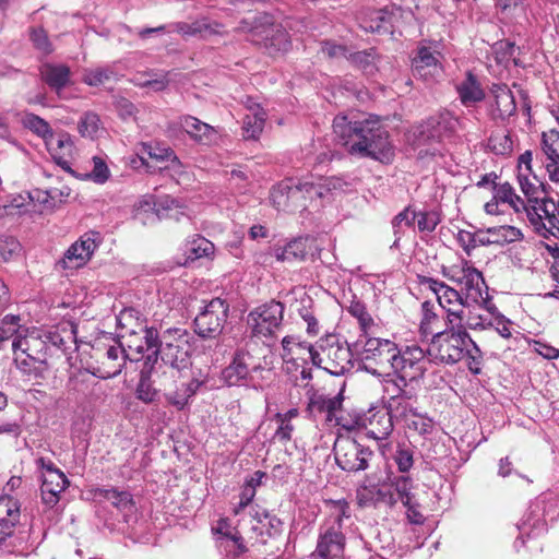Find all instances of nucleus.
Here are the masks:
<instances>
[{"instance_id":"obj_18","label":"nucleus","mask_w":559,"mask_h":559,"mask_svg":"<svg viewBox=\"0 0 559 559\" xmlns=\"http://www.w3.org/2000/svg\"><path fill=\"white\" fill-rule=\"evenodd\" d=\"M366 435L378 441L380 452L385 455L386 449L390 448L388 438L394 429L393 419L388 411L382 406H372L361 418Z\"/></svg>"},{"instance_id":"obj_48","label":"nucleus","mask_w":559,"mask_h":559,"mask_svg":"<svg viewBox=\"0 0 559 559\" xmlns=\"http://www.w3.org/2000/svg\"><path fill=\"white\" fill-rule=\"evenodd\" d=\"M307 254V239L305 238H296L283 248L275 250V257L278 261H302L306 259Z\"/></svg>"},{"instance_id":"obj_30","label":"nucleus","mask_w":559,"mask_h":559,"mask_svg":"<svg viewBox=\"0 0 559 559\" xmlns=\"http://www.w3.org/2000/svg\"><path fill=\"white\" fill-rule=\"evenodd\" d=\"M495 104L491 105V118L507 121L516 112V103L513 93L506 84H495L491 88Z\"/></svg>"},{"instance_id":"obj_28","label":"nucleus","mask_w":559,"mask_h":559,"mask_svg":"<svg viewBox=\"0 0 559 559\" xmlns=\"http://www.w3.org/2000/svg\"><path fill=\"white\" fill-rule=\"evenodd\" d=\"M128 359L130 358L121 344L110 345L105 349L100 366L93 374L100 379L115 378L122 371Z\"/></svg>"},{"instance_id":"obj_36","label":"nucleus","mask_w":559,"mask_h":559,"mask_svg":"<svg viewBox=\"0 0 559 559\" xmlns=\"http://www.w3.org/2000/svg\"><path fill=\"white\" fill-rule=\"evenodd\" d=\"M456 92L465 107L481 103L486 96L480 82L472 71H467L464 80L456 84Z\"/></svg>"},{"instance_id":"obj_3","label":"nucleus","mask_w":559,"mask_h":559,"mask_svg":"<svg viewBox=\"0 0 559 559\" xmlns=\"http://www.w3.org/2000/svg\"><path fill=\"white\" fill-rule=\"evenodd\" d=\"M329 512L319 527L317 548L311 559H343L345 549L344 528L352 521L350 506L345 500L328 502Z\"/></svg>"},{"instance_id":"obj_22","label":"nucleus","mask_w":559,"mask_h":559,"mask_svg":"<svg viewBox=\"0 0 559 559\" xmlns=\"http://www.w3.org/2000/svg\"><path fill=\"white\" fill-rule=\"evenodd\" d=\"M217 533L218 548L224 559H254L248 554L249 549L240 531L236 528L224 530L223 522H221Z\"/></svg>"},{"instance_id":"obj_43","label":"nucleus","mask_w":559,"mask_h":559,"mask_svg":"<svg viewBox=\"0 0 559 559\" xmlns=\"http://www.w3.org/2000/svg\"><path fill=\"white\" fill-rule=\"evenodd\" d=\"M153 362L146 365V360L144 361V368L140 372V379L135 389V396L138 400L142 401L145 404H151L157 401L159 391L153 386V382L151 380V373L154 368Z\"/></svg>"},{"instance_id":"obj_29","label":"nucleus","mask_w":559,"mask_h":559,"mask_svg":"<svg viewBox=\"0 0 559 559\" xmlns=\"http://www.w3.org/2000/svg\"><path fill=\"white\" fill-rule=\"evenodd\" d=\"M282 358L286 364H293L295 368H298L300 364L298 360H302L304 364H307V359L302 357L304 353L308 354V358L312 362V357L314 352H318V342L316 345H312L306 341H300L298 337L293 335H287L282 340Z\"/></svg>"},{"instance_id":"obj_2","label":"nucleus","mask_w":559,"mask_h":559,"mask_svg":"<svg viewBox=\"0 0 559 559\" xmlns=\"http://www.w3.org/2000/svg\"><path fill=\"white\" fill-rule=\"evenodd\" d=\"M144 350H153L146 357V365L156 364L158 358L171 368L181 371L191 367L194 337L186 329L168 328L158 331L151 326L144 330Z\"/></svg>"},{"instance_id":"obj_54","label":"nucleus","mask_w":559,"mask_h":559,"mask_svg":"<svg viewBox=\"0 0 559 559\" xmlns=\"http://www.w3.org/2000/svg\"><path fill=\"white\" fill-rule=\"evenodd\" d=\"M413 399L399 397L390 402H384L383 407L388 411L391 418L394 420L406 421L415 412L411 401Z\"/></svg>"},{"instance_id":"obj_32","label":"nucleus","mask_w":559,"mask_h":559,"mask_svg":"<svg viewBox=\"0 0 559 559\" xmlns=\"http://www.w3.org/2000/svg\"><path fill=\"white\" fill-rule=\"evenodd\" d=\"M179 127L197 143L210 145L215 141L216 131L197 117L185 115L178 119Z\"/></svg>"},{"instance_id":"obj_41","label":"nucleus","mask_w":559,"mask_h":559,"mask_svg":"<svg viewBox=\"0 0 559 559\" xmlns=\"http://www.w3.org/2000/svg\"><path fill=\"white\" fill-rule=\"evenodd\" d=\"M156 216L159 219L169 218L179 222L181 217H190L187 214V206L183 205L178 199L169 195L159 198L155 203Z\"/></svg>"},{"instance_id":"obj_64","label":"nucleus","mask_w":559,"mask_h":559,"mask_svg":"<svg viewBox=\"0 0 559 559\" xmlns=\"http://www.w3.org/2000/svg\"><path fill=\"white\" fill-rule=\"evenodd\" d=\"M99 129V117L95 112H85L79 121L82 136L94 138Z\"/></svg>"},{"instance_id":"obj_59","label":"nucleus","mask_w":559,"mask_h":559,"mask_svg":"<svg viewBox=\"0 0 559 559\" xmlns=\"http://www.w3.org/2000/svg\"><path fill=\"white\" fill-rule=\"evenodd\" d=\"M373 549L380 557H384L394 548L393 537L388 530H376L373 542L370 543Z\"/></svg>"},{"instance_id":"obj_46","label":"nucleus","mask_w":559,"mask_h":559,"mask_svg":"<svg viewBox=\"0 0 559 559\" xmlns=\"http://www.w3.org/2000/svg\"><path fill=\"white\" fill-rule=\"evenodd\" d=\"M386 486L390 488V491L394 497V507L399 502L402 504H408L411 503V500L415 498L412 492L413 479L407 475L390 477Z\"/></svg>"},{"instance_id":"obj_33","label":"nucleus","mask_w":559,"mask_h":559,"mask_svg":"<svg viewBox=\"0 0 559 559\" xmlns=\"http://www.w3.org/2000/svg\"><path fill=\"white\" fill-rule=\"evenodd\" d=\"M342 403V393L334 396L314 393L309 399L308 409L313 415L325 414L328 421L335 420L338 424L337 412L341 411Z\"/></svg>"},{"instance_id":"obj_26","label":"nucleus","mask_w":559,"mask_h":559,"mask_svg":"<svg viewBox=\"0 0 559 559\" xmlns=\"http://www.w3.org/2000/svg\"><path fill=\"white\" fill-rule=\"evenodd\" d=\"M21 504L10 496H0V549L7 547L8 538L13 535L20 523Z\"/></svg>"},{"instance_id":"obj_39","label":"nucleus","mask_w":559,"mask_h":559,"mask_svg":"<svg viewBox=\"0 0 559 559\" xmlns=\"http://www.w3.org/2000/svg\"><path fill=\"white\" fill-rule=\"evenodd\" d=\"M518 181L528 203L542 200V198L548 193V185L540 180L534 173L519 171Z\"/></svg>"},{"instance_id":"obj_60","label":"nucleus","mask_w":559,"mask_h":559,"mask_svg":"<svg viewBox=\"0 0 559 559\" xmlns=\"http://www.w3.org/2000/svg\"><path fill=\"white\" fill-rule=\"evenodd\" d=\"M414 452L412 448L407 444H399L395 453L393 455V460L397 466L400 473L405 474L408 473L414 464Z\"/></svg>"},{"instance_id":"obj_40","label":"nucleus","mask_w":559,"mask_h":559,"mask_svg":"<svg viewBox=\"0 0 559 559\" xmlns=\"http://www.w3.org/2000/svg\"><path fill=\"white\" fill-rule=\"evenodd\" d=\"M183 254L186 255L185 265H189L194 261L210 257L214 253V245L201 235H194L183 245Z\"/></svg>"},{"instance_id":"obj_51","label":"nucleus","mask_w":559,"mask_h":559,"mask_svg":"<svg viewBox=\"0 0 559 559\" xmlns=\"http://www.w3.org/2000/svg\"><path fill=\"white\" fill-rule=\"evenodd\" d=\"M118 72L114 66L98 67L95 69H86L83 74V82L90 86H100L105 83L117 81Z\"/></svg>"},{"instance_id":"obj_7","label":"nucleus","mask_w":559,"mask_h":559,"mask_svg":"<svg viewBox=\"0 0 559 559\" xmlns=\"http://www.w3.org/2000/svg\"><path fill=\"white\" fill-rule=\"evenodd\" d=\"M236 530L246 534L249 539L255 543L265 544L267 538L280 535L283 531V522L280 518L271 514L262 507H252L248 518L239 519Z\"/></svg>"},{"instance_id":"obj_44","label":"nucleus","mask_w":559,"mask_h":559,"mask_svg":"<svg viewBox=\"0 0 559 559\" xmlns=\"http://www.w3.org/2000/svg\"><path fill=\"white\" fill-rule=\"evenodd\" d=\"M527 219L539 236L546 239H549L550 237H559V217L556 214L545 221H542L540 214H538L534 209H528Z\"/></svg>"},{"instance_id":"obj_47","label":"nucleus","mask_w":559,"mask_h":559,"mask_svg":"<svg viewBox=\"0 0 559 559\" xmlns=\"http://www.w3.org/2000/svg\"><path fill=\"white\" fill-rule=\"evenodd\" d=\"M142 150L143 153H146L152 159L157 162H170L171 168L176 171L182 167L174 150L165 144L158 142L144 143Z\"/></svg>"},{"instance_id":"obj_38","label":"nucleus","mask_w":559,"mask_h":559,"mask_svg":"<svg viewBox=\"0 0 559 559\" xmlns=\"http://www.w3.org/2000/svg\"><path fill=\"white\" fill-rule=\"evenodd\" d=\"M248 109L249 112L242 118V135L247 140H255L263 131L266 114L258 104L249 106Z\"/></svg>"},{"instance_id":"obj_9","label":"nucleus","mask_w":559,"mask_h":559,"mask_svg":"<svg viewBox=\"0 0 559 559\" xmlns=\"http://www.w3.org/2000/svg\"><path fill=\"white\" fill-rule=\"evenodd\" d=\"M333 453L337 466L347 473H358L369 468L374 457L373 451L350 437H338Z\"/></svg>"},{"instance_id":"obj_19","label":"nucleus","mask_w":559,"mask_h":559,"mask_svg":"<svg viewBox=\"0 0 559 559\" xmlns=\"http://www.w3.org/2000/svg\"><path fill=\"white\" fill-rule=\"evenodd\" d=\"M141 312L135 308H124L117 316V324L121 330V337L129 335L128 347L133 348L136 353L144 352V330L151 326L143 325L141 321Z\"/></svg>"},{"instance_id":"obj_12","label":"nucleus","mask_w":559,"mask_h":559,"mask_svg":"<svg viewBox=\"0 0 559 559\" xmlns=\"http://www.w3.org/2000/svg\"><path fill=\"white\" fill-rule=\"evenodd\" d=\"M549 503L554 506L552 499L546 493L538 496L530 503L528 509L516 525L519 531V536L514 542L516 550L525 545L526 539L537 537L547 532Z\"/></svg>"},{"instance_id":"obj_16","label":"nucleus","mask_w":559,"mask_h":559,"mask_svg":"<svg viewBox=\"0 0 559 559\" xmlns=\"http://www.w3.org/2000/svg\"><path fill=\"white\" fill-rule=\"evenodd\" d=\"M357 358L362 361H373L381 368L390 367L393 358L399 354V346L394 342L379 337L359 336L357 340Z\"/></svg>"},{"instance_id":"obj_53","label":"nucleus","mask_w":559,"mask_h":559,"mask_svg":"<svg viewBox=\"0 0 559 559\" xmlns=\"http://www.w3.org/2000/svg\"><path fill=\"white\" fill-rule=\"evenodd\" d=\"M487 146L496 155L508 156L513 152V140L506 130H497L489 136Z\"/></svg>"},{"instance_id":"obj_14","label":"nucleus","mask_w":559,"mask_h":559,"mask_svg":"<svg viewBox=\"0 0 559 559\" xmlns=\"http://www.w3.org/2000/svg\"><path fill=\"white\" fill-rule=\"evenodd\" d=\"M229 305L222 298H212L204 302L194 318V332L203 338H215L221 335L227 322Z\"/></svg>"},{"instance_id":"obj_42","label":"nucleus","mask_w":559,"mask_h":559,"mask_svg":"<svg viewBox=\"0 0 559 559\" xmlns=\"http://www.w3.org/2000/svg\"><path fill=\"white\" fill-rule=\"evenodd\" d=\"M22 124L24 128L41 138L48 150H53L55 134L51 127L45 119L33 112H25L22 118Z\"/></svg>"},{"instance_id":"obj_62","label":"nucleus","mask_w":559,"mask_h":559,"mask_svg":"<svg viewBox=\"0 0 559 559\" xmlns=\"http://www.w3.org/2000/svg\"><path fill=\"white\" fill-rule=\"evenodd\" d=\"M295 188L298 189V202L304 199H314V198H324L328 189H325L322 185L313 183V182H295Z\"/></svg>"},{"instance_id":"obj_49","label":"nucleus","mask_w":559,"mask_h":559,"mask_svg":"<svg viewBox=\"0 0 559 559\" xmlns=\"http://www.w3.org/2000/svg\"><path fill=\"white\" fill-rule=\"evenodd\" d=\"M441 319L436 312V306L429 300L421 304V321H420V334L423 336L431 335L440 330Z\"/></svg>"},{"instance_id":"obj_23","label":"nucleus","mask_w":559,"mask_h":559,"mask_svg":"<svg viewBox=\"0 0 559 559\" xmlns=\"http://www.w3.org/2000/svg\"><path fill=\"white\" fill-rule=\"evenodd\" d=\"M257 44L261 45L271 56L287 52L292 47L286 28L282 24L275 23L272 15H270V24L263 27Z\"/></svg>"},{"instance_id":"obj_56","label":"nucleus","mask_w":559,"mask_h":559,"mask_svg":"<svg viewBox=\"0 0 559 559\" xmlns=\"http://www.w3.org/2000/svg\"><path fill=\"white\" fill-rule=\"evenodd\" d=\"M29 40L33 47L41 55L48 56L53 51V45L49 39L47 32L40 27L29 28Z\"/></svg>"},{"instance_id":"obj_1","label":"nucleus","mask_w":559,"mask_h":559,"mask_svg":"<svg viewBox=\"0 0 559 559\" xmlns=\"http://www.w3.org/2000/svg\"><path fill=\"white\" fill-rule=\"evenodd\" d=\"M335 141L350 155L370 157L388 164L394 157V147L388 130L372 117L357 115H337L333 119Z\"/></svg>"},{"instance_id":"obj_34","label":"nucleus","mask_w":559,"mask_h":559,"mask_svg":"<svg viewBox=\"0 0 559 559\" xmlns=\"http://www.w3.org/2000/svg\"><path fill=\"white\" fill-rule=\"evenodd\" d=\"M394 19V13L386 8L372 10L361 19L360 26L370 33L393 34Z\"/></svg>"},{"instance_id":"obj_21","label":"nucleus","mask_w":559,"mask_h":559,"mask_svg":"<svg viewBox=\"0 0 559 559\" xmlns=\"http://www.w3.org/2000/svg\"><path fill=\"white\" fill-rule=\"evenodd\" d=\"M95 497L108 501L122 516V521L126 524L136 521V504L130 491L119 490L114 487L97 488Z\"/></svg>"},{"instance_id":"obj_5","label":"nucleus","mask_w":559,"mask_h":559,"mask_svg":"<svg viewBox=\"0 0 559 559\" xmlns=\"http://www.w3.org/2000/svg\"><path fill=\"white\" fill-rule=\"evenodd\" d=\"M444 275L459 286V294L463 295L464 301L472 308H483L490 314L497 312L483 273L468 261L464 260L461 265L452 266Z\"/></svg>"},{"instance_id":"obj_25","label":"nucleus","mask_w":559,"mask_h":559,"mask_svg":"<svg viewBox=\"0 0 559 559\" xmlns=\"http://www.w3.org/2000/svg\"><path fill=\"white\" fill-rule=\"evenodd\" d=\"M45 336V330L41 329L26 331L25 335H16L14 337L12 348L23 349V353H26L32 359L44 362L49 353Z\"/></svg>"},{"instance_id":"obj_37","label":"nucleus","mask_w":559,"mask_h":559,"mask_svg":"<svg viewBox=\"0 0 559 559\" xmlns=\"http://www.w3.org/2000/svg\"><path fill=\"white\" fill-rule=\"evenodd\" d=\"M40 74L44 82L57 94L70 83L71 71L66 64L47 63L43 66Z\"/></svg>"},{"instance_id":"obj_4","label":"nucleus","mask_w":559,"mask_h":559,"mask_svg":"<svg viewBox=\"0 0 559 559\" xmlns=\"http://www.w3.org/2000/svg\"><path fill=\"white\" fill-rule=\"evenodd\" d=\"M318 352H314L312 365L334 377L349 372L353 358L357 357V341L348 344L341 335L328 333L318 340Z\"/></svg>"},{"instance_id":"obj_45","label":"nucleus","mask_w":559,"mask_h":559,"mask_svg":"<svg viewBox=\"0 0 559 559\" xmlns=\"http://www.w3.org/2000/svg\"><path fill=\"white\" fill-rule=\"evenodd\" d=\"M383 384V393L385 402H390L399 397L404 399H414L415 392L409 388L411 382L405 381L402 382L401 379L395 377L393 373H386L385 378L382 381Z\"/></svg>"},{"instance_id":"obj_50","label":"nucleus","mask_w":559,"mask_h":559,"mask_svg":"<svg viewBox=\"0 0 559 559\" xmlns=\"http://www.w3.org/2000/svg\"><path fill=\"white\" fill-rule=\"evenodd\" d=\"M270 24V14L259 13L252 17H243L240 20L236 32L248 33L251 35V40L257 44L259 36L263 32V27Z\"/></svg>"},{"instance_id":"obj_15","label":"nucleus","mask_w":559,"mask_h":559,"mask_svg":"<svg viewBox=\"0 0 559 559\" xmlns=\"http://www.w3.org/2000/svg\"><path fill=\"white\" fill-rule=\"evenodd\" d=\"M263 370L262 365L246 349H237L231 361L222 370V380L228 386L255 388L253 373Z\"/></svg>"},{"instance_id":"obj_35","label":"nucleus","mask_w":559,"mask_h":559,"mask_svg":"<svg viewBox=\"0 0 559 559\" xmlns=\"http://www.w3.org/2000/svg\"><path fill=\"white\" fill-rule=\"evenodd\" d=\"M270 199L277 210H286L290 206H306L298 204V189L295 188V180L292 178L282 180L274 186Z\"/></svg>"},{"instance_id":"obj_31","label":"nucleus","mask_w":559,"mask_h":559,"mask_svg":"<svg viewBox=\"0 0 559 559\" xmlns=\"http://www.w3.org/2000/svg\"><path fill=\"white\" fill-rule=\"evenodd\" d=\"M222 24L211 22L207 17L197 19L192 22H176L169 24L168 33L177 32L182 36H200L207 38L212 35H221Z\"/></svg>"},{"instance_id":"obj_20","label":"nucleus","mask_w":559,"mask_h":559,"mask_svg":"<svg viewBox=\"0 0 559 559\" xmlns=\"http://www.w3.org/2000/svg\"><path fill=\"white\" fill-rule=\"evenodd\" d=\"M96 248L95 233L84 234L67 249L58 265L64 270L79 269L91 259Z\"/></svg>"},{"instance_id":"obj_27","label":"nucleus","mask_w":559,"mask_h":559,"mask_svg":"<svg viewBox=\"0 0 559 559\" xmlns=\"http://www.w3.org/2000/svg\"><path fill=\"white\" fill-rule=\"evenodd\" d=\"M356 498L361 508H394V497L386 483L382 485H361L357 489Z\"/></svg>"},{"instance_id":"obj_6","label":"nucleus","mask_w":559,"mask_h":559,"mask_svg":"<svg viewBox=\"0 0 559 559\" xmlns=\"http://www.w3.org/2000/svg\"><path fill=\"white\" fill-rule=\"evenodd\" d=\"M472 337L464 328H447L431 337L427 354L431 362L454 365L465 357V349L471 346Z\"/></svg>"},{"instance_id":"obj_8","label":"nucleus","mask_w":559,"mask_h":559,"mask_svg":"<svg viewBox=\"0 0 559 559\" xmlns=\"http://www.w3.org/2000/svg\"><path fill=\"white\" fill-rule=\"evenodd\" d=\"M421 283L427 284L435 293L439 307L445 313L447 326L463 328L465 311L472 308L464 301L463 295L459 294L457 289L432 277H425Z\"/></svg>"},{"instance_id":"obj_11","label":"nucleus","mask_w":559,"mask_h":559,"mask_svg":"<svg viewBox=\"0 0 559 559\" xmlns=\"http://www.w3.org/2000/svg\"><path fill=\"white\" fill-rule=\"evenodd\" d=\"M460 126L459 117L450 110H441L420 123L414 132V142L417 146L430 143H441L452 139Z\"/></svg>"},{"instance_id":"obj_10","label":"nucleus","mask_w":559,"mask_h":559,"mask_svg":"<svg viewBox=\"0 0 559 559\" xmlns=\"http://www.w3.org/2000/svg\"><path fill=\"white\" fill-rule=\"evenodd\" d=\"M430 364L431 359L427 350L417 345H407L403 348L399 347V354L393 358L391 369L402 382L413 383L424 378Z\"/></svg>"},{"instance_id":"obj_58","label":"nucleus","mask_w":559,"mask_h":559,"mask_svg":"<svg viewBox=\"0 0 559 559\" xmlns=\"http://www.w3.org/2000/svg\"><path fill=\"white\" fill-rule=\"evenodd\" d=\"M347 311L358 320L362 331L360 336H362V338L366 337L368 330L373 325V319L367 311L365 304L359 300H354Z\"/></svg>"},{"instance_id":"obj_55","label":"nucleus","mask_w":559,"mask_h":559,"mask_svg":"<svg viewBox=\"0 0 559 559\" xmlns=\"http://www.w3.org/2000/svg\"><path fill=\"white\" fill-rule=\"evenodd\" d=\"M487 234L492 236V242L498 245L511 243L523 238L522 231L510 225L488 228Z\"/></svg>"},{"instance_id":"obj_13","label":"nucleus","mask_w":559,"mask_h":559,"mask_svg":"<svg viewBox=\"0 0 559 559\" xmlns=\"http://www.w3.org/2000/svg\"><path fill=\"white\" fill-rule=\"evenodd\" d=\"M285 306L281 301L271 300L265 302L248 314V325L251 333L257 337L274 338L282 329Z\"/></svg>"},{"instance_id":"obj_57","label":"nucleus","mask_w":559,"mask_h":559,"mask_svg":"<svg viewBox=\"0 0 559 559\" xmlns=\"http://www.w3.org/2000/svg\"><path fill=\"white\" fill-rule=\"evenodd\" d=\"M417 217V212L412 210V206H406L402 212L396 214L392 219V228L395 236V240L392 247H397L399 241L401 239V227L404 224L407 227L413 226L415 219Z\"/></svg>"},{"instance_id":"obj_24","label":"nucleus","mask_w":559,"mask_h":559,"mask_svg":"<svg viewBox=\"0 0 559 559\" xmlns=\"http://www.w3.org/2000/svg\"><path fill=\"white\" fill-rule=\"evenodd\" d=\"M45 334L49 352L52 349L60 350L63 355L69 356L78 349L76 325L72 322H66L45 330Z\"/></svg>"},{"instance_id":"obj_17","label":"nucleus","mask_w":559,"mask_h":559,"mask_svg":"<svg viewBox=\"0 0 559 559\" xmlns=\"http://www.w3.org/2000/svg\"><path fill=\"white\" fill-rule=\"evenodd\" d=\"M443 56L437 41H423L417 46L412 59V72L417 79L432 80L442 70Z\"/></svg>"},{"instance_id":"obj_63","label":"nucleus","mask_w":559,"mask_h":559,"mask_svg":"<svg viewBox=\"0 0 559 559\" xmlns=\"http://www.w3.org/2000/svg\"><path fill=\"white\" fill-rule=\"evenodd\" d=\"M416 218L420 233H432L441 222L440 214L437 211L418 212Z\"/></svg>"},{"instance_id":"obj_52","label":"nucleus","mask_w":559,"mask_h":559,"mask_svg":"<svg viewBox=\"0 0 559 559\" xmlns=\"http://www.w3.org/2000/svg\"><path fill=\"white\" fill-rule=\"evenodd\" d=\"M377 57L378 55L376 49L370 48L367 50L349 53V56H347V59L350 61L352 64L361 70L366 75H373L378 70Z\"/></svg>"},{"instance_id":"obj_61","label":"nucleus","mask_w":559,"mask_h":559,"mask_svg":"<svg viewBox=\"0 0 559 559\" xmlns=\"http://www.w3.org/2000/svg\"><path fill=\"white\" fill-rule=\"evenodd\" d=\"M254 496L255 490L243 484L241 492L239 493V501L234 508L235 515H238L239 519L243 516L248 518L250 508L259 507L258 504H252Z\"/></svg>"}]
</instances>
